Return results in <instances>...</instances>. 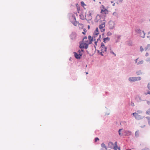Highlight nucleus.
Masks as SVG:
<instances>
[{"mask_svg": "<svg viewBox=\"0 0 150 150\" xmlns=\"http://www.w3.org/2000/svg\"><path fill=\"white\" fill-rule=\"evenodd\" d=\"M99 140V139L98 137H96L94 139V142H96Z\"/></svg>", "mask_w": 150, "mask_h": 150, "instance_id": "obj_30", "label": "nucleus"}, {"mask_svg": "<svg viewBox=\"0 0 150 150\" xmlns=\"http://www.w3.org/2000/svg\"><path fill=\"white\" fill-rule=\"evenodd\" d=\"M93 41H91V40H90L88 42V45H89V44H91L92 43V42Z\"/></svg>", "mask_w": 150, "mask_h": 150, "instance_id": "obj_40", "label": "nucleus"}, {"mask_svg": "<svg viewBox=\"0 0 150 150\" xmlns=\"http://www.w3.org/2000/svg\"><path fill=\"white\" fill-rule=\"evenodd\" d=\"M124 133L125 136H129L131 135L132 132L130 131L125 130Z\"/></svg>", "mask_w": 150, "mask_h": 150, "instance_id": "obj_7", "label": "nucleus"}, {"mask_svg": "<svg viewBox=\"0 0 150 150\" xmlns=\"http://www.w3.org/2000/svg\"><path fill=\"white\" fill-rule=\"evenodd\" d=\"M139 96H137L135 98V100L136 101L138 102H140V100H139Z\"/></svg>", "mask_w": 150, "mask_h": 150, "instance_id": "obj_21", "label": "nucleus"}, {"mask_svg": "<svg viewBox=\"0 0 150 150\" xmlns=\"http://www.w3.org/2000/svg\"><path fill=\"white\" fill-rule=\"evenodd\" d=\"M95 31L97 32H98L99 30H98V28L97 27L96 28V29Z\"/></svg>", "mask_w": 150, "mask_h": 150, "instance_id": "obj_48", "label": "nucleus"}, {"mask_svg": "<svg viewBox=\"0 0 150 150\" xmlns=\"http://www.w3.org/2000/svg\"><path fill=\"white\" fill-rule=\"evenodd\" d=\"M86 15H87L86 12H85V14L84 15V16L86 18Z\"/></svg>", "mask_w": 150, "mask_h": 150, "instance_id": "obj_61", "label": "nucleus"}, {"mask_svg": "<svg viewBox=\"0 0 150 150\" xmlns=\"http://www.w3.org/2000/svg\"><path fill=\"white\" fill-rule=\"evenodd\" d=\"M132 114L135 117V118L138 120H140L143 119L144 117L141 116V115H139L138 113L135 112L133 113Z\"/></svg>", "mask_w": 150, "mask_h": 150, "instance_id": "obj_4", "label": "nucleus"}, {"mask_svg": "<svg viewBox=\"0 0 150 150\" xmlns=\"http://www.w3.org/2000/svg\"><path fill=\"white\" fill-rule=\"evenodd\" d=\"M115 23H113V25L112 26H111V24H110V29H113L115 27Z\"/></svg>", "mask_w": 150, "mask_h": 150, "instance_id": "obj_17", "label": "nucleus"}, {"mask_svg": "<svg viewBox=\"0 0 150 150\" xmlns=\"http://www.w3.org/2000/svg\"><path fill=\"white\" fill-rule=\"evenodd\" d=\"M142 150H150L148 148H145L142 149Z\"/></svg>", "mask_w": 150, "mask_h": 150, "instance_id": "obj_41", "label": "nucleus"}, {"mask_svg": "<svg viewBox=\"0 0 150 150\" xmlns=\"http://www.w3.org/2000/svg\"><path fill=\"white\" fill-rule=\"evenodd\" d=\"M88 40H86L85 41V42L86 43H88Z\"/></svg>", "mask_w": 150, "mask_h": 150, "instance_id": "obj_56", "label": "nucleus"}, {"mask_svg": "<svg viewBox=\"0 0 150 150\" xmlns=\"http://www.w3.org/2000/svg\"><path fill=\"white\" fill-rule=\"evenodd\" d=\"M81 50H78V52H78V53H80H80H81Z\"/></svg>", "mask_w": 150, "mask_h": 150, "instance_id": "obj_59", "label": "nucleus"}, {"mask_svg": "<svg viewBox=\"0 0 150 150\" xmlns=\"http://www.w3.org/2000/svg\"><path fill=\"white\" fill-rule=\"evenodd\" d=\"M79 54H80V55H81V56H82V54H83L82 53H81H81H80H80H79Z\"/></svg>", "mask_w": 150, "mask_h": 150, "instance_id": "obj_58", "label": "nucleus"}, {"mask_svg": "<svg viewBox=\"0 0 150 150\" xmlns=\"http://www.w3.org/2000/svg\"><path fill=\"white\" fill-rule=\"evenodd\" d=\"M105 22H103L101 24L99 25V28L100 29H103L105 27Z\"/></svg>", "mask_w": 150, "mask_h": 150, "instance_id": "obj_11", "label": "nucleus"}, {"mask_svg": "<svg viewBox=\"0 0 150 150\" xmlns=\"http://www.w3.org/2000/svg\"><path fill=\"white\" fill-rule=\"evenodd\" d=\"M137 113H139V114H140V113H142V111H141V110H137Z\"/></svg>", "mask_w": 150, "mask_h": 150, "instance_id": "obj_38", "label": "nucleus"}, {"mask_svg": "<svg viewBox=\"0 0 150 150\" xmlns=\"http://www.w3.org/2000/svg\"><path fill=\"white\" fill-rule=\"evenodd\" d=\"M123 129H120L119 130H118V133H119V135L120 136H123V134L122 133H121V131Z\"/></svg>", "mask_w": 150, "mask_h": 150, "instance_id": "obj_19", "label": "nucleus"}, {"mask_svg": "<svg viewBox=\"0 0 150 150\" xmlns=\"http://www.w3.org/2000/svg\"><path fill=\"white\" fill-rule=\"evenodd\" d=\"M104 48H105L104 52H106L107 51V47H105Z\"/></svg>", "mask_w": 150, "mask_h": 150, "instance_id": "obj_52", "label": "nucleus"}, {"mask_svg": "<svg viewBox=\"0 0 150 150\" xmlns=\"http://www.w3.org/2000/svg\"><path fill=\"white\" fill-rule=\"evenodd\" d=\"M147 87H148V89L150 90V83H149L148 84V85H147Z\"/></svg>", "mask_w": 150, "mask_h": 150, "instance_id": "obj_34", "label": "nucleus"}, {"mask_svg": "<svg viewBox=\"0 0 150 150\" xmlns=\"http://www.w3.org/2000/svg\"><path fill=\"white\" fill-rule=\"evenodd\" d=\"M136 74L137 75H139L142 74V72L141 70H139L136 72Z\"/></svg>", "mask_w": 150, "mask_h": 150, "instance_id": "obj_18", "label": "nucleus"}, {"mask_svg": "<svg viewBox=\"0 0 150 150\" xmlns=\"http://www.w3.org/2000/svg\"><path fill=\"white\" fill-rule=\"evenodd\" d=\"M139 135V132L137 131H136L135 133V135L136 137H138Z\"/></svg>", "mask_w": 150, "mask_h": 150, "instance_id": "obj_23", "label": "nucleus"}, {"mask_svg": "<svg viewBox=\"0 0 150 150\" xmlns=\"http://www.w3.org/2000/svg\"><path fill=\"white\" fill-rule=\"evenodd\" d=\"M112 14L115 16H116L117 15V14L116 12H113Z\"/></svg>", "mask_w": 150, "mask_h": 150, "instance_id": "obj_39", "label": "nucleus"}, {"mask_svg": "<svg viewBox=\"0 0 150 150\" xmlns=\"http://www.w3.org/2000/svg\"><path fill=\"white\" fill-rule=\"evenodd\" d=\"M147 104L148 105H149L150 104V101H147Z\"/></svg>", "mask_w": 150, "mask_h": 150, "instance_id": "obj_54", "label": "nucleus"}, {"mask_svg": "<svg viewBox=\"0 0 150 150\" xmlns=\"http://www.w3.org/2000/svg\"><path fill=\"white\" fill-rule=\"evenodd\" d=\"M103 12L105 14H107L108 13V11L107 9V10L105 11H104Z\"/></svg>", "mask_w": 150, "mask_h": 150, "instance_id": "obj_45", "label": "nucleus"}, {"mask_svg": "<svg viewBox=\"0 0 150 150\" xmlns=\"http://www.w3.org/2000/svg\"><path fill=\"white\" fill-rule=\"evenodd\" d=\"M128 80L129 81H130L131 82H134L135 80L134 77H129L128 79Z\"/></svg>", "mask_w": 150, "mask_h": 150, "instance_id": "obj_12", "label": "nucleus"}, {"mask_svg": "<svg viewBox=\"0 0 150 150\" xmlns=\"http://www.w3.org/2000/svg\"><path fill=\"white\" fill-rule=\"evenodd\" d=\"M131 106H134V103H133L132 102L131 103Z\"/></svg>", "mask_w": 150, "mask_h": 150, "instance_id": "obj_49", "label": "nucleus"}, {"mask_svg": "<svg viewBox=\"0 0 150 150\" xmlns=\"http://www.w3.org/2000/svg\"><path fill=\"white\" fill-rule=\"evenodd\" d=\"M69 19L70 20L74 25L76 26V21L75 16V14L72 13H69Z\"/></svg>", "mask_w": 150, "mask_h": 150, "instance_id": "obj_1", "label": "nucleus"}, {"mask_svg": "<svg viewBox=\"0 0 150 150\" xmlns=\"http://www.w3.org/2000/svg\"><path fill=\"white\" fill-rule=\"evenodd\" d=\"M99 34V33L98 32H97V33H94V34L95 35H98Z\"/></svg>", "mask_w": 150, "mask_h": 150, "instance_id": "obj_50", "label": "nucleus"}, {"mask_svg": "<svg viewBox=\"0 0 150 150\" xmlns=\"http://www.w3.org/2000/svg\"><path fill=\"white\" fill-rule=\"evenodd\" d=\"M110 53L111 54H113L115 55V56H116V54L114 52H113L112 51H111L110 52Z\"/></svg>", "mask_w": 150, "mask_h": 150, "instance_id": "obj_42", "label": "nucleus"}, {"mask_svg": "<svg viewBox=\"0 0 150 150\" xmlns=\"http://www.w3.org/2000/svg\"><path fill=\"white\" fill-rule=\"evenodd\" d=\"M150 45L148 44L147 46L145 47L144 48V50L145 51H146L147 50H150Z\"/></svg>", "mask_w": 150, "mask_h": 150, "instance_id": "obj_14", "label": "nucleus"}, {"mask_svg": "<svg viewBox=\"0 0 150 150\" xmlns=\"http://www.w3.org/2000/svg\"><path fill=\"white\" fill-rule=\"evenodd\" d=\"M73 53L75 58L77 59H79L81 58V55L78 54L76 52H74Z\"/></svg>", "mask_w": 150, "mask_h": 150, "instance_id": "obj_6", "label": "nucleus"}, {"mask_svg": "<svg viewBox=\"0 0 150 150\" xmlns=\"http://www.w3.org/2000/svg\"><path fill=\"white\" fill-rule=\"evenodd\" d=\"M88 38L89 40H91V41H93V37H91L90 35L88 36Z\"/></svg>", "mask_w": 150, "mask_h": 150, "instance_id": "obj_24", "label": "nucleus"}, {"mask_svg": "<svg viewBox=\"0 0 150 150\" xmlns=\"http://www.w3.org/2000/svg\"><path fill=\"white\" fill-rule=\"evenodd\" d=\"M140 51L141 52H142L144 49L142 47V46H141L140 47Z\"/></svg>", "mask_w": 150, "mask_h": 150, "instance_id": "obj_37", "label": "nucleus"}, {"mask_svg": "<svg viewBox=\"0 0 150 150\" xmlns=\"http://www.w3.org/2000/svg\"><path fill=\"white\" fill-rule=\"evenodd\" d=\"M77 10L78 11L80 10V8L79 7H77Z\"/></svg>", "mask_w": 150, "mask_h": 150, "instance_id": "obj_60", "label": "nucleus"}, {"mask_svg": "<svg viewBox=\"0 0 150 150\" xmlns=\"http://www.w3.org/2000/svg\"><path fill=\"white\" fill-rule=\"evenodd\" d=\"M146 60L147 62H149L150 63V58H147L146 59Z\"/></svg>", "mask_w": 150, "mask_h": 150, "instance_id": "obj_33", "label": "nucleus"}, {"mask_svg": "<svg viewBox=\"0 0 150 150\" xmlns=\"http://www.w3.org/2000/svg\"><path fill=\"white\" fill-rule=\"evenodd\" d=\"M101 146L103 148H105V149L107 150L108 148L105 146V144L103 143L101 144Z\"/></svg>", "mask_w": 150, "mask_h": 150, "instance_id": "obj_15", "label": "nucleus"}, {"mask_svg": "<svg viewBox=\"0 0 150 150\" xmlns=\"http://www.w3.org/2000/svg\"><path fill=\"white\" fill-rule=\"evenodd\" d=\"M145 94L146 95L147 94L150 95V91H147V93H145Z\"/></svg>", "mask_w": 150, "mask_h": 150, "instance_id": "obj_46", "label": "nucleus"}, {"mask_svg": "<svg viewBox=\"0 0 150 150\" xmlns=\"http://www.w3.org/2000/svg\"><path fill=\"white\" fill-rule=\"evenodd\" d=\"M81 49V51L82 52H84V50L83 49L84 48H83V47H79Z\"/></svg>", "mask_w": 150, "mask_h": 150, "instance_id": "obj_43", "label": "nucleus"}, {"mask_svg": "<svg viewBox=\"0 0 150 150\" xmlns=\"http://www.w3.org/2000/svg\"><path fill=\"white\" fill-rule=\"evenodd\" d=\"M83 32H82V33L84 35H85L86 34V30L85 28H84L83 29Z\"/></svg>", "mask_w": 150, "mask_h": 150, "instance_id": "obj_29", "label": "nucleus"}, {"mask_svg": "<svg viewBox=\"0 0 150 150\" xmlns=\"http://www.w3.org/2000/svg\"><path fill=\"white\" fill-rule=\"evenodd\" d=\"M87 37L86 36H84L83 38V39L81 41L82 42H85L84 40L86 39L87 40Z\"/></svg>", "mask_w": 150, "mask_h": 150, "instance_id": "obj_32", "label": "nucleus"}, {"mask_svg": "<svg viewBox=\"0 0 150 150\" xmlns=\"http://www.w3.org/2000/svg\"><path fill=\"white\" fill-rule=\"evenodd\" d=\"M89 14L88 15V19H87V21H90L92 19V17L91 16V13L90 12V11H88Z\"/></svg>", "mask_w": 150, "mask_h": 150, "instance_id": "obj_9", "label": "nucleus"}, {"mask_svg": "<svg viewBox=\"0 0 150 150\" xmlns=\"http://www.w3.org/2000/svg\"><path fill=\"white\" fill-rule=\"evenodd\" d=\"M128 45L129 46H132V42H129L128 43Z\"/></svg>", "mask_w": 150, "mask_h": 150, "instance_id": "obj_51", "label": "nucleus"}, {"mask_svg": "<svg viewBox=\"0 0 150 150\" xmlns=\"http://www.w3.org/2000/svg\"><path fill=\"white\" fill-rule=\"evenodd\" d=\"M142 32L143 33V36H141V37L143 38H144V37H145V33L144 32V31H142Z\"/></svg>", "mask_w": 150, "mask_h": 150, "instance_id": "obj_36", "label": "nucleus"}, {"mask_svg": "<svg viewBox=\"0 0 150 150\" xmlns=\"http://www.w3.org/2000/svg\"><path fill=\"white\" fill-rule=\"evenodd\" d=\"M144 61L143 60H141V61H140L139 62H138L137 63V64L139 65L140 64H142L143 63Z\"/></svg>", "mask_w": 150, "mask_h": 150, "instance_id": "obj_28", "label": "nucleus"}, {"mask_svg": "<svg viewBox=\"0 0 150 150\" xmlns=\"http://www.w3.org/2000/svg\"><path fill=\"white\" fill-rule=\"evenodd\" d=\"M117 149L118 150H120V147H118L117 146Z\"/></svg>", "mask_w": 150, "mask_h": 150, "instance_id": "obj_57", "label": "nucleus"}, {"mask_svg": "<svg viewBox=\"0 0 150 150\" xmlns=\"http://www.w3.org/2000/svg\"><path fill=\"white\" fill-rule=\"evenodd\" d=\"M81 4L82 6L84 7L85 6H86V5L84 3V2L82 1L81 2Z\"/></svg>", "mask_w": 150, "mask_h": 150, "instance_id": "obj_26", "label": "nucleus"}, {"mask_svg": "<svg viewBox=\"0 0 150 150\" xmlns=\"http://www.w3.org/2000/svg\"><path fill=\"white\" fill-rule=\"evenodd\" d=\"M101 37V35H99V38L97 40V41H98L99 40H100V41H101V40H100Z\"/></svg>", "mask_w": 150, "mask_h": 150, "instance_id": "obj_35", "label": "nucleus"}, {"mask_svg": "<svg viewBox=\"0 0 150 150\" xmlns=\"http://www.w3.org/2000/svg\"><path fill=\"white\" fill-rule=\"evenodd\" d=\"M101 13H103V12L107 10V9H106L105 7L103 5H102L101 7Z\"/></svg>", "mask_w": 150, "mask_h": 150, "instance_id": "obj_8", "label": "nucleus"}, {"mask_svg": "<svg viewBox=\"0 0 150 150\" xmlns=\"http://www.w3.org/2000/svg\"><path fill=\"white\" fill-rule=\"evenodd\" d=\"M105 45L103 42H102L101 43V46L100 47L101 48H103L104 47L105 48Z\"/></svg>", "mask_w": 150, "mask_h": 150, "instance_id": "obj_27", "label": "nucleus"}, {"mask_svg": "<svg viewBox=\"0 0 150 150\" xmlns=\"http://www.w3.org/2000/svg\"><path fill=\"white\" fill-rule=\"evenodd\" d=\"M123 0H118L120 2H121Z\"/></svg>", "mask_w": 150, "mask_h": 150, "instance_id": "obj_62", "label": "nucleus"}, {"mask_svg": "<svg viewBox=\"0 0 150 150\" xmlns=\"http://www.w3.org/2000/svg\"><path fill=\"white\" fill-rule=\"evenodd\" d=\"M88 45L87 43L85 42H82L80 41L79 42V47H83L86 49H87L88 47Z\"/></svg>", "mask_w": 150, "mask_h": 150, "instance_id": "obj_3", "label": "nucleus"}, {"mask_svg": "<svg viewBox=\"0 0 150 150\" xmlns=\"http://www.w3.org/2000/svg\"><path fill=\"white\" fill-rule=\"evenodd\" d=\"M71 40L73 41H75L76 38L77 34L75 32H73L70 35Z\"/></svg>", "mask_w": 150, "mask_h": 150, "instance_id": "obj_5", "label": "nucleus"}, {"mask_svg": "<svg viewBox=\"0 0 150 150\" xmlns=\"http://www.w3.org/2000/svg\"><path fill=\"white\" fill-rule=\"evenodd\" d=\"M79 16H80V19L81 20H84L85 19L87 20L86 18L82 13L80 14L79 15Z\"/></svg>", "mask_w": 150, "mask_h": 150, "instance_id": "obj_10", "label": "nucleus"}, {"mask_svg": "<svg viewBox=\"0 0 150 150\" xmlns=\"http://www.w3.org/2000/svg\"><path fill=\"white\" fill-rule=\"evenodd\" d=\"M104 52H100V55H101L102 56H103V53H104Z\"/></svg>", "mask_w": 150, "mask_h": 150, "instance_id": "obj_47", "label": "nucleus"}, {"mask_svg": "<svg viewBox=\"0 0 150 150\" xmlns=\"http://www.w3.org/2000/svg\"><path fill=\"white\" fill-rule=\"evenodd\" d=\"M135 31L139 34H140L141 33V30L140 29L136 30Z\"/></svg>", "mask_w": 150, "mask_h": 150, "instance_id": "obj_25", "label": "nucleus"}, {"mask_svg": "<svg viewBox=\"0 0 150 150\" xmlns=\"http://www.w3.org/2000/svg\"><path fill=\"white\" fill-rule=\"evenodd\" d=\"M112 35V33L110 31L108 32L107 33V35L108 36H110Z\"/></svg>", "mask_w": 150, "mask_h": 150, "instance_id": "obj_31", "label": "nucleus"}, {"mask_svg": "<svg viewBox=\"0 0 150 150\" xmlns=\"http://www.w3.org/2000/svg\"><path fill=\"white\" fill-rule=\"evenodd\" d=\"M147 37L148 38H149V39L150 40V36H147Z\"/></svg>", "mask_w": 150, "mask_h": 150, "instance_id": "obj_63", "label": "nucleus"}, {"mask_svg": "<svg viewBox=\"0 0 150 150\" xmlns=\"http://www.w3.org/2000/svg\"><path fill=\"white\" fill-rule=\"evenodd\" d=\"M146 115H150V108L148 109V110L146 111Z\"/></svg>", "mask_w": 150, "mask_h": 150, "instance_id": "obj_22", "label": "nucleus"}, {"mask_svg": "<svg viewBox=\"0 0 150 150\" xmlns=\"http://www.w3.org/2000/svg\"><path fill=\"white\" fill-rule=\"evenodd\" d=\"M100 31L101 32H104L105 30V29L103 28V29H100Z\"/></svg>", "mask_w": 150, "mask_h": 150, "instance_id": "obj_44", "label": "nucleus"}, {"mask_svg": "<svg viewBox=\"0 0 150 150\" xmlns=\"http://www.w3.org/2000/svg\"><path fill=\"white\" fill-rule=\"evenodd\" d=\"M110 39V38L108 37L104 38L103 39V41L104 43H106V40H108V41H109Z\"/></svg>", "mask_w": 150, "mask_h": 150, "instance_id": "obj_13", "label": "nucleus"}, {"mask_svg": "<svg viewBox=\"0 0 150 150\" xmlns=\"http://www.w3.org/2000/svg\"><path fill=\"white\" fill-rule=\"evenodd\" d=\"M135 81H140L141 79V78L140 77H134Z\"/></svg>", "mask_w": 150, "mask_h": 150, "instance_id": "obj_16", "label": "nucleus"}, {"mask_svg": "<svg viewBox=\"0 0 150 150\" xmlns=\"http://www.w3.org/2000/svg\"><path fill=\"white\" fill-rule=\"evenodd\" d=\"M108 147L111 149H113L114 150H117V142H116L115 143L114 145L112 142H110L108 144Z\"/></svg>", "mask_w": 150, "mask_h": 150, "instance_id": "obj_2", "label": "nucleus"}, {"mask_svg": "<svg viewBox=\"0 0 150 150\" xmlns=\"http://www.w3.org/2000/svg\"><path fill=\"white\" fill-rule=\"evenodd\" d=\"M88 29H90V26L89 25H88Z\"/></svg>", "mask_w": 150, "mask_h": 150, "instance_id": "obj_64", "label": "nucleus"}, {"mask_svg": "<svg viewBox=\"0 0 150 150\" xmlns=\"http://www.w3.org/2000/svg\"><path fill=\"white\" fill-rule=\"evenodd\" d=\"M146 118L147 119L149 125L150 126V117H146Z\"/></svg>", "mask_w": 150, "mask_h": 150, "instance_id": "obj_20", "label": "nucleus"}, {"mask_svg": "<svg viewBox=\"0 0 150 150\" xmlns=\"http://www.w3.org/2000/svg\"><path fill=\"white\" fill-rule=\"evenodd\" d=\"M149 56V54L148 52H146L145 54V56L146 57H147Z\"/></svg>", "mask_w": 150, "mask_h": 150, "instance_id": "obj_55", "label": "nucleus"}, {"mask_svg": "<svg viewBox=\"0 0 150 150\" xmlns=\"http://www.w3.org/2000/svg\"><path fill=\"white\" fill-rule=\"evenodd\" d=\"M98 41L97 40V41H96L95 42V45H97V43L98 42Z\"/></svg>", "mask_w": 150, "mask_h": 150, "instance_id": "obj_53", "label": "nucleus"}]
</instances>
